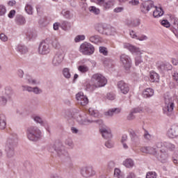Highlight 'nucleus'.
Masks as SVG:
<instances>
[{
    "mask_svg": "<svg viewBox=\"0 0 178 178\" xmlns=\"http://www.w3.org/2000/svg\"><path fill=\"white\" fill-rule=\"evenodd\" d=\"M142 95L143 98H151V97L154 96V89L151 88H146L143 90Z\"/></svg>",
    "mask_w": 178,
    "mask_h": 178,
    "instance_id": "cd10ccee",
    "label": "nucleus"
},
{
    "mask_svg": "<svg viewBox=\"0 0 178 178\" xmlns=\"http://www.w3.org/2000/svg\"><path fill=\"white\" fill-rule=\"evenodd\" d=\"M167 136L169 138H177L178 137V127L176 125L172 126L167 132Z\"/></svg>",
    "mask_w": 178,
    "mask_h": 178,
    "instance_id": "aec40b11",
    "label": "nucleus"
},
{
    "mask_svg": "<svg viewBox=\"0 0 178 178\" xmlns=\"http://www.w3.org/2000/svg\"><path fill=\"white\" fill-rule=\"evenodd\" d=\"M89 114L90 116H94V118H98L99 116V112L97 110L94 109V108H89Z\"/></svg>",
    "mask_w": 178,
    "mask_h": 178,
    "instance_id": "a18cd8bd",
    "label": "nucleus"
},
{
    "mask_svg": "<svg viewBox=\"0 0 178 178\" xmlns=\"http://www.w3.org/2000/svg\"><path fill=\"white\" fill-rule=\"evenodd\" d=\"M106 29V24H97L95 26V30L97 31L99 34H102L104 35L105 34V30Z\"/></svg>",
    "mask_w": 178,
    "mask_h": 178,
    "instance_id": "a878e982",
    "label": "nucleus"
},
{
    "mask_svg": "<svg viewBox=\"0 0 178 178\" xmlns=\"http://www.w3.org/2000/svg\"><path fill=\"white\" fill-rule=\"evenodd\" d=\"M32 92L35 94L36 95H39V94H42V90L37 86L33 87L32 89Z\"/></svg>",
    "mask_w": 178,
    "mask_h": 178,
    "instance_id": "5fc2aeb1",
    "label": "nucleus"
},
{
    "mask_svg": "<svg viewBox=\"0 0 178 178\" xmlns=\"http://www.w3.org/2000/svg\"><path fill=\"white\" fill-rule=\"evenodd\" d=\"M89 41L92 44H101L102 38L99 35H92L89 37Z\"/></svg>",
    "mask_w": 178,
    "mask_h": 178,
    "instance_id": "bb28decb",
    "label": "nucleus"
},
{
    "mask_svg": "<svg viewBox=\"0 0 178 178\" xmlns=\"http://www.w3.org/2000/svg\"><path fill=\"white\" fill-rule=\"evenodd\" d=\"M151 9H154V1H147L140 6V10L143 13H148Z\"/></svg>",
    "mask_w": 178,
    "mask_h": 178,
    "instance_id": "2eb2a0df",
    "label": "nucleus"
},
{
    "mask_svg": "<svg viewBox=\"0 0 178 178\" xmlns=\"http://www.w3.org/2000/svg\"><path fill=\"white\" fill-rule=\"evenodd\" d=\"M159 67L162 72L172 70V65L169 63H161Z\"/></svg>",
    "mask_w": 178,
    "mask_h": 178,
    "instance_id": "c756f323",
    "label": "nucleus"
},
{
    "mask_svg": "<svg viewBox=\"0 0 178 178\" xmlns=\"http://www.w3.org/2000/svg\"><path fill=\"white\" fill-rule=\"evenodd\" d=\"M149 77L152 83H158L159 81V74L155 72H151L149 73Z\"/></svg>",
    "mask_w": 178,
    "mask_h": 178,
    "instance_id": "473e14b6",
    "label": "nucleus"
},
{
    "mask_svg": "<svg viewBox=\"0 0 178 178\" xmlns=\"http://www.w3.org/2000/svg\"><path fill=\"white\" fill-rule=\"evenodd\" d=\"M17 134L12 133L8 138L5 143L4 151L8 159L15 156V145L17 143Z\"/></svg>",
    "mask_w": 178,
    "mask_h": 178,
    "instance_id": "f03ea898",
    "label": "nucleus"
},
{
    "mask_svg": "<svg viewBox=\"0 0 178 178\" xmlns=\"http://www.w3.org/2000/svg\"><path fill=\"white\" fill-rule=\"evenodd\" d=\"M153 9H154L153 12L154 17H161V16H163V10H162V8H158L154 6Z\"/></svg>",
    "mask_w": 178,
    "mask_h": 178,
    "instance_id": "c85d7f7f",
    "label": "nucleus"
},
{
    "mask_svg": "<svg viewBox=\"0 0 178 178\" xmlns=\"http://www.w3.org/2000/svg\"><path fill=\"white\" fill-rule=\"evenodd\" d=\"M139 41H147L148 40V36L145 35H141L140 36H138V39Z\"/></svg>",
    "mask_w": 178,
    "mask_h": 178,
    "instance_id": "69168bd1",
    "label": "nucleus"
},
{
    "mask_svg": "<svg viewBox=\"0 0 178 178\" xmlns=\"http://www.w3.org/2000/svg\"><path fill=\"white\" fill-rule=\"evenodd\" d=\"M26 137L29 141L37 143L42 138V131L37 127H31L26 129Z\"/></svg>",
    "mask_w": 178,
    "mask_h": 178,
    "instance_id": "20e7f679",
    "label": "nucleus"
},
{
    "mask_svg": "<svg viewBox=\"0 0 178 178\" xmlns=\"http://www.w3.org/2000/svg\"><path fill=\"white\" fill-rule=\"evenodd\" d=\"M129 26H131V27H138L140 24H141V20L136 19H134L130 22V23H128Z\"/></svg>",
    "mask_w": 178,
    "mask_h": 178,
    "instance_id": "a19ab883",
    "label": "nucleus"
},
{
    "mask_svg": "<svg viewBox=\"0 0 178 178\" xmlns=\"http://www.w3.org/2000/svg\"><path fill=\"white\" fill-rule=\"evenodd\" d=\"M63 75L65 79H70L72 74H70V69L65 67L63 70Z\"/></svg>",
    "mask_w": 178,
    "mask_h": 178,
    "instance_id": "37998d69",
    "label": "nucleus"
},
{
    "mask_svg": "<svg viewBox=\"0 0 178 178\" xmlns=\"http://www.w3.org/2000/svg\"><path fill=\"white\" fill-rule=\"evenodd\" d=\"M123 47L125 49H128V51H129V52L132 53L133 54L141 55V50H140V48L136 47L130 43H124Z\"/></svg>",
    "mask_w": 178,
    "mask_h": 178,
    "instance_id": "ddd939ff",
    "label": "nucleus"
},
{
    "mask_svg": "<svg viewBox=\"0 0 178 178\" xmlns=\"http://www.w3.org/2000/svg\"><path fill=\"white\" fill-rule=\"evenodd\" d=\"M165 107L163 108L164 113L169 115L170 112H173L175 108V103L172 101V97L168 95L164 96Z\"/></svg>",
    "mask_w": 178,
    "mask_h": 178,
    "instance_id": "0eeeda50",
    "label": "nucleus"
},
{
    "mask_svg": "<svg viewBox=\"0 0 178 178\" xmlns=\"http://www.w3.org/2000/svg\"><path fill=\"white\" fill-rule=\"evenodd\" d=\"M51 51V48L49 47V44L46 41H42L38 47V53L40 55H47Z\"/></svg>",
    "mask_w": 178,
    "mask_h": 178,
    "instance_id": "9d476101",
    "label": "nucleus"
},
{
    "mask_svg": "<svg viewBox=\"0 0 178 178\" xmlns=\"http://www.w3.org/2000/svg\"><path fill=\"white\" fill-rule=\"evenodd\" d=\"M79 51L83 55H92L95 51V48L94 45L91 44L90 42H85L80 45Z\"/></svg>",
    "mask_w": 178,
    "mask_h": 178,
    "instance_id": "423d86ee",
    "label": "nucleus"
},
{
    "mask_svg": "<svg viewBox=\"0 0 178 178\" xmlns=\"http://www.w3.org/2000/svg\"><path fill=\"white\" fill-rule=\"evenodd\" d=\"M33 119L35 123H38L40 124V126H42L43 127H48V122L38 115H34L33 116Z\"/></svg>",
    "mask_w": 178,
    "mask_h": 178,
    "instance_id": "393cba45",
    "label": "nucleus"
},
{
    "mask_svg": "<svg viewBox=\"0 0 178 178\" xmlns=\"http://www.w3.org/2000/svg\"><path fill=\"white\" fill-rule=\"evenodd\" d=\"M8 104V98L4 95L0 96V106H6Z\"/></svg>",
    "mask_w": 178,
    "mask_h": 178,
    "instance_id": "49530a36",
    "label": "nucleus"
},
{
    "mask_svg": "<svg viewBox=\"0 0 178 178\" xmlns=\"http://www.w3.org/2000/svg\"><path fill=\"white\" fill-rule=\"evenodd\" d=\"M95 3L99 6H101L104 10H108L111 9L114 5L113 0H94Z\"/></svg>",
    "mask_w": 178,
    "mask_h": 178,
    "instance_id": "1a4fd4ad",
    "label": "nucleus"
},
{
    "mask_svg": "<svg viewBox=\"0 0 178 178\" xmlns=\"http://www.w3.org/2000/svg\"><path fill=\"white\" fill-rule=\"evenodd\" d=\"M146 178H156V172H149L147 173Z\"/></svg>",
    "mask_w": 178,
    "mask_h": 178,
    "instance_id": "bf43d9fd",
    "label": "nucleus"
},
{
    "mask_svg": "<svg viewBox=\"0 0 178 178\" xmlns=\"http://www.w3.org/2000/svg\"><path fill=\"white\" fill-rule=\"evenodd\" d=\"M120 62L125 70L127 71L131 67V58L128 55L122 54L120 56Z\"/></svg>",
    "mask_w": 178,
    "mask_h": 178,
    "instance_id": "9b49d317",
    "label": "nucleus"
},
{
    "mask_svg": "<svg viewBox=\"0 0 178 178\" xmlns=\"http://www.w3.org/2000/svg\"><path fill=\"white\" fill-rule=\"evenodd\" d=\"M99 51L100 54H102V55H104V56H108V49L105 47H99Z\"/></svg>",
    "mask_w": 178,
    "mask_h": 178,
    "instance_id": "3c124183",
    "label": "nucleus"
},
{
    "mask_svg": "<svg viewBox=\"0 0 178 178\" xmlns=\"http://www.w3.org/2000/svg\"><path fill=\"white\" fill-rule=\"evenodd\" d=\"M49 152L56 154L59 158H65L69 156V152L66 150L65 145L60 142H56L54 144L50 145L48 147Z\"/></svg>",
    "mask_w": 178,
    "mask_h": 178,
    "instance_id": "7ed1b4c3",
    "label": "nucleus"
},
{
    "mask_svg": "<svg viewBox=\"0 0 178 178\" xmlns=\"http://www.w3.org/2000/svg\"><path fill=\"white\" fill-rule=\"evenodd\" d=\"M132 111L134 113H141V112H143V108L142 107H137V108H135L132 110Z\"/></svg>",
    "mask_w": 178,
    "mask_h": 178,
    "instance_id": "774afa93",
    "label": "nucleus"
},
{
    "mask_svg": "<svg viewBox=\"0 0 178 178\" xmlns=\"http://www.w3.org/2000/svg\"><path fill=\"white\" fill-rule=\"evenodd\" d=\"M51 45L56 49H59L60 48V43H59L58 39H54L51 42Z\"/></svg>",
    "mask_w": 178,
    "mask_h": 178,
    "instance_id": "8fccbe9b",
    "label": "nucleus"
},
{
    "mask_svg": "<svg viewBox=\"0 0 178 178\" xmlns=\"http://www.w3.org/2000/svg\"><path fill=\"white\" fill-rule=\"evenodd\" d=\"M117 87L122 94H127L129 91V85L123 81L118 82Z\"/></svg>",
    "mask_w": 178,
    "mask_h": 178,
    "instance_id": "6ab92c4d",
    "label": "nucleus"
},
{
    "mask_svg": "<svg viewBox=\"0 0 178 178\" xmlns=\"http://www.w3.org/2000/svg\"><path fill=\"white\" fill-rule=\"evenodd\" d=\"M4 97H6L8 99H10L13 97V90L12 88L8 86L5 88Z\"/></svg>",
    "mask_w": 178,
    "mask_h": 178,
    "instance_id": "72a5a7b5",
    "label": "nucleus"
},
{
    "mask_svg": "<svg viewBox=\"0 0 178 178\" xmlns=\"http://www.w3.org/2000/svg\"><path fill=\"white\" fill-rule=\"evenodd\" d=\"M123 165L126 168H133L134 166V161L131 159H127L123 161Z\"/></svg>",
    "mask_w": 178,
    "mask_h": 178,
    "instance_id": "e433bc0d",
    "label": "nucleus"
},
{
    "mask_svg": "<svg viewBox=\"0 0 178 178\" xmlns=\"http://www.w3.org/2000/svg\"><path fill=\"white\" fill-rule=\"evenodd\" d=\"M86 40V35H78L75 37V42H80V41H84Z\"/></svg>",
    "mask_w": 178,
    "mask_h": 178,
    "instance_id": "603ef678",
    "label": "nucleus"
},
{
    "mask_svg": "<svg viewBox=\"0 0 178 178\" xmlns=\"http://www.w3.org/2000/svg\"><path fill=\"white\" fill-rule=\"evenodd\" d=\"M78 70L81 72V73H87L90 69L86 65H79L78 67Z\"/></svg>",
    "mask_w": 178,
    "mask_h": 178,
    "instance_id": "09e8293b",
    "label": "nucleus"
},
{
    "mask_svg": "<svg viewBox=\"0 0 178 178\" xmlns=\"http://www.w3.org/2000/svg\"><path fill=\"white\" fill-rule=\"evenodd\" d=\"M17 51L20 54H26L28 49L27 47L23 44H19L17 47Z\"/></svg>",
    "mask_w": 178,
    "mask_h": 178,
    "instance_id": "ea45409f",
    "label": "nucleus"
},
{
    "mask_svg": "<svg viewBox=\"0 0 178 178\" xmlns=\"http://www.w3.org/2000/svg\"><path fill=\"white\" fill-rule=\"evenodd\" d=\"M81 175L83 177L91 178L96 175L95 170L92 166H85L81 169Z\"/></svg>",
    "mask_w": 178,
    "mask_h": 178,
    "instance_id": "6e6552de",
    "label": "nucleus"
},
{
    "mask_svg": "<svg viewBox=\"0 0 178 178\" xmlns=\"http://www.w3.org/2000/svg\"><path fill=\"white\" fill-rule=\"evenodd\" d=\"M76 99L78 101V104H81L83 106H86L88 104V98L82 92L76 95Z\"/></svg>",
    "mask_w": 178,
    "mask_h": 178,
    "instance_id": "f3484780",
    "label": "nucleus"
},
{
    "mask_svg": "<svg viewBox=\"0 0 178 178\" xmlns=\"http://www.w3.org/2000/svg\"><path fill=\"white\" fill-rule=\"evenodd\" d=\"M15 15H16V10H11L9 12L8 16L9 19H13V18L15 17Z\"/></svg>",
    "mask_w": 178,
    "mask_h": 178,
    "instance_id": "e2e57ef3",
    "label": "nucleus"
},
{
    "mask_svg": "<svg viewBox=\"0 0 178 178\" xmlns=\"http://www.w3.org/2000/svg\"><path fill=\"white\" fill-rule=\"evenodd\" d=\"M114 177L116 178H124V174L120 171V169L115 168L114 170Z\"/></svg>",
    "mask_w": 178,
    "mask_h": 178,
    "instance_id": "58836bf2",
    "label": "nucleus"
},
{
    "mask_svg": "<svg viewBox=\"0 0 178 178\" xmlns=\"http://www.w3.org/2000/svg\"><path fill=\"white\" fill-rule=\"evenodd\" d=\"M118 33V31L115 26H112L111 25H106V29L104 31V35H116Z\"/></svg>",
    "mask_w": 178,
    "mask_h": 178,
    "instance_id": "4be33fe9",
    "label": "nucleus"
},
{
    "mask_svg": "<svg viewBox=\"0 0 178 178\" xmlns=\"http://www.w3.org/2000/svg\"><path fill=\"white\" fill-rule=\"evenodd\" d=\"M159 152L156 155L157 159L162 163H166L169 159V154L163 148L159 149Z\"/></svg>",
    "mask_w": 178,
    "mask_h": 178,
    "instance_id": "f8f14e48",
    "label": "nucleus"
},
{
    "mask_svg": "<svg viewBox=\"0 0 178 178\" xmlns=\"http://www.w3.org/2000/svg\"><path fill=\"white\" fill-rule=\"evenodd\" d=\"M99 131L105 140H111L112 138V131L109 128H102L99 129Z\"/></svg>",
    "mask_w": 178,
    "mask_h": 178,
    "instance_id": "5701e85b",
    "label": "nucleus"
},
{
    "mask_svg": "<svg viewBox=\"0 0 178 178\" xmlns=\"http://www.w3.org/2000/svg\"><path fill=\"white\" fill-rule=\"evenodd\" d=\"M6 129V116L3 114H0V130Z\"/></svg>",
    "mask_w": 178,
    "mask_h": 178,
    "instance_id": "2f4dec72",
    "label": "nucleus"
},
{
    "mask_svg": "<svg viewBox=\"0 0 178 178\" xmlns=\"http://www.w3.org/2000/svg\"><path fill=\"white\" fill-rule=\"evenodd\" d=\"M129 3L132 6H137V5L140 4V1L138 0H131L129 1Z\"/></svg>",
    "mask_w": 178,
    "mask_h": 178,
    "instance_id": "680f3d73",
    "label": "nucleus"
},
{
    "mask_svg": "<svg viewBox=\"0 0 178 178\" xmlns=\"http://www.w3.org/2000/svg\"><path fill=\"white\" fill-rule=\"evenodd\" d=\"M60 26L62 29V30H64V31H67L70 30V29L72 28V24L67 21H63L60 24Z\"/></svg>",
    "mask_w": 178,
    "mask_h": 178,
    "instance_id": "7c9ffc66",
    "label": "nucleus"
},
{
    "mask_svg": "<svg viewBox=\"0 0 178 178\" xmlns=\"http://www.w3.org/2000/svg\"><path fill=\"white\" fill-rule=\"evenodd\" d=\"M108 140L105 143V146L106 148H113V142L111 139H107Z\"/></svg>",
    "mask_w": 178,
    "mask_h": 178,
    "instance_id": "4d7b16f0",
    "label": "nucleus"
},
{
    "mask_svg": "<svg viewBox=\"0 0 178 178\" xmlns=\"http://www.w3.org/2000/svg\"><path fill=\"white\" fill-rule=\"evenodd\" d=\"M120 113V108H111L105 113L106 116H113V115H118Z\"/></svg>",
    "mask_w": 178,
    "mask_h": 178,
    "instance_id": "f704fd0d",
    "label": "nucleus"
},
{
    "mask_svg": "<svg viewBox=\"0 0 178 178\" xmlns=\"http://www.w3.org/2000/svg\"><path fill=\"white\" fill-rule=\"evenodd\" d=\"M63 59H65V55L63 54V52H57V54L54 56V58L52 61L53 65L59 66V65H60V63L63 62Z\"/></svg>",
    "mask_w": 178,
    "mask_h": 178,
    "instance_id": "dca6fc26",
    "label": "nucleus"
},
{
    "mask_svg": "<svg viewBox=\"0 0 178 178\" xmlns=\"http://www.w3.org/2000/svg\"><path fill=\"white\" fill-rule=\"evenodd\" d=\"M89 11L91 13H94V15H99L101 13V10L99 8H97L95 6H90L89 7Z\"/></svg>",
    "mask_w": 178,
    "mask_h": 178,
    "instance_id": "de8ad7c7",
    "label": "nucleus"
},
{
    "mask_svg": "<svg viewBox=\"0 0 178 178\" xmlns=\"http://www.w3.org/2000/svg\"><path fill=\"white\" fill-rule=\"evenodd\" d=\"M106 99H108V101H113L116 98V95L113 93L108 92L106 95Z\"/></svg>",
    "mask_w": 178,
    "mask_h": 178,
    "instance_id": "864d4df0",
    "label": "nucleus"
},
{
    "mask_svg": "<svg viewBox=\"0 0 178 178\" xmlns=\"http://www.w3.org/2000/svg\"><path fill=\"white\" fill-rule=\"evenodd\" d=\"M26 81H27V83L31 84V86H37V84H40L39 81L30 76H27Z\"/></svg>",
    "mask_w": 178,
    "mask_h": 178,
    "instance_id": "4c0bfd02",
    "label": "nucleus"
},
{
    "mask_svg": "<svg viewBox=\"0 0 178 178\" xmlns=\"http://www.w3.org/2000/svg\"><path fill=\"white\" fill-rule=\"evenodd\" d=\"M25 12L27 15H33L34 13V8L31 3H26L25 5Z\"/></svg>",
    "mask_w": 178,
    "mask_h": 178,
    "instance_id": "c9c22d12",
    "label": "nucleus"
},
{
    "mask_svg": "<svg viewBox=\"0 0 178 178\" xmlns=\"http://www.w3.org/2000/svg\"><path fill=\"white\" fill-rule=\"evenodd\" d=\"M15 22L17 26H24L26 23V18L22 15H16Z\"/></svg>",
    "mask_w": 178,
    "mask_h": 178,
    "instance_id": "b1692460",
    "label": "nucleus"
},
{
    "mask_svg": "<svg viewBox=\"0 0 178 178\" xmlns=\"http://www.w3.org/2000/svg\"><path fill=\"white\" fill-rule=\"evenodd\" d=\"M22 90L24 91H28V92H33V87L29 86H22Z\"/></svg>",
    "mask_w": 178,
    "mask_h": 178,
    "instance_id": "13d9d810",
    "label": "nucleus"
},
{
    "mask_svg": "<svg viewBox=\"0 0 178 178\" xmlns=\"http://www.w3.org/2000/svg\"><path fill=\"white\" fill-rule=\"evenodd\" d=\"M134 119H136V116H134V113L131 111V113H129L127 115V120H134Z\"/></svg>",
    "mask_w": 178,
    "mask_h": 178,
    "instance_id": "338daca9",
    "label": "nucleus"
},
{
    "mask_svg": "<svg viewBox=\"0 0 178 178\" xmlns=\"http://www.w3.org/2000/svg\"><path fill=\"white\" fill-rule=\"evenodd\" d=\"M129 133L134 145H138L140 144V136L132 129H130Z\"/></svg>",
    "mask_w": 178,
    "mask_h": 178,
    "instance_id": "412c9836",
    "label": "nucleus"
},
{
    "mask_svg": "<svg viewBox=\"0 0 178 178\" xmlns=\"http://www.w3.org/2000/svg\"><path fill=\"white\" fill-rule=\"evenodd\" d=\"M0 40L3 41V42H6L8 41V36L5 35V33L0 34Z\"/></svg>",
    "mask_w": 178,
    "mask_h": 178,
    "instance_id": "0e129e2a",
    "label": "nucleus"
},
{
    "mask_svg": "<svg viewBox=\"0 0 178 178\" xmlns=\"http://www.w3.org/2000/svg\"><path fill=\"white\" fill-rule=\"evenodd\" d=\"M65 144L69 147L70 149H73L74 147V143H73V140H72V138H67L65 141Z\"/></svg>",
    "mask_w": 178,
    "mask_h": 178,
    "instance_id": "c03bdc74",
    "label": "nucleus"
},
{
    "mask_svg": "<svg viewBox=\"0 0 178 178\" xmlns=\"http://www.w3.org/2000/svg\"><path fill=\"white\" fill-rule=\"evenodd\" d=\"M61 14L65 19H72L73 17V14L70 13V11L67 10H63Z\"/></svg>",
    "mask_w": 178,
    "mask_h": 178,
    "instance_id": "79ce46f5",
    "label": "nucleus"
},
{
    "mask_svg": "<svg viewBox=\"0 0 178 178\" xmlns=\"http://www.w3.org/2000/svg\"><path fill=\"white\" fill-rule=\"evenodd\" d=\"M6 15V7L2 4L0 5V16Z\"/></svg>",
    "mask_w": 178,
    "mask_h": 178,
    "instance_id": "6e6d98bb",
    "label": "nucleus"
},
{
    "mask_svg": "<svg viewBox=\"0 0 178 178\" xmlns=\"http://www.w3.org/2000/svg\"><path fill=\"white\" fill-rule=\"evenodd\" d=\"M156 147L159 149L163 148V149L167 148V149H170V151H173L176 148L174 144L169 142H159L156 143Z\"/></svg>",
    "mask_w": 178,
    "mask_h": 178,
    "instance_id": "a211bd4d",
    "label": "nucleus"
},
{
    "mask_svg": "<svg viewBox=\"0 0 178 178\" xmlns=\"http://www.w3.org/2000/svg\"><path fill=\"white\" fill-rule=\"evenodd\" d=\"M160 149L158 148V147H143L140 148L141 152H143V154H150L151 155H155L156 156L158 151H159Z\"/></svg>",
    "mask_w": 178,
    "mask_h": 178,
    "instance_id": "4468645a",
    "label": "nucleus"
},
{
    "mask_svg": "<svg viewBox=\"0 0 178 178\" xmlns=\"http://www.w3.org/2000/svg\"><path fill=\"white\" fill-rule=\"evenodd\" d=\"M161 25L164 27H166V29H168V27H170V23L168 22L167 19H163L161 21Z\"/></svg>",
    "mask_w": 178,
    "mask_h": 178,
    "instance_id": "052dcab7",
    "label": "nucleus"
},
{
    "mask_svg": "<svg viewBox=\"0 0 178 178\" xmlns=\"http://www.w3.org/2000/svg\"><path fill=\"white\" fill-rule=\"evenodd\" d=\"M73 118L74 119H75V120H76V122H78L79 124H82L83 126H88V124H91L92 123L94 122L99 123V124H101V123H102V120H101L94 121L92 120L86 118H84V116H82L81 114H80V113H76L74 114Z\"/></svg>",
    "mask_w": 178,
    "mask_h": 178,
    "instance_id": "39448f33",
    "label": "nucleus"
},
{
    "mask_svg": "<svg viewBox=\"0 0 178 178\" xmlns=\"http://www.w3.org/2000/svg\"><path fill=\"white\" fill-rule=\"evenodd\" d=\"M107 83L108 80L104 75L96 73L92 76L90 81L86 84V90L92 92V91H95L97 88L105 87Z\"/></svg>",
    "mask_w": 178,
    "mask_h": 178,
    "instance_id": "f257e3e1",
    "label": "nucleus"
}]
</instances>
